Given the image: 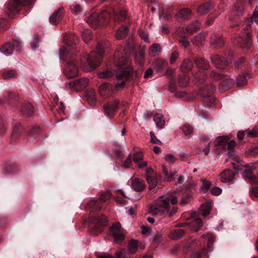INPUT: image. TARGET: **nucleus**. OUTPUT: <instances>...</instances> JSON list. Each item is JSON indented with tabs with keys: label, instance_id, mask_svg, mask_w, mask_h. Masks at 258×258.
Wrapping results in <instances>:
<instances>
[{
	"label": "nucleus",
	"instance_id": "1",
	"mask_svg": "<svg viewBox=\"0 0 258 258\" xmlns=\"http://www.w3.org/2000/svg\"><path fill=\"white\" fill-rule=\"evenodd\" d=\"M177 197L175 195L159 197L149 208V213L153 216L158 214L172 216L177 212Z\"/></svg>",
	"mask_w": 258,
	"mask_h": 258
},
{
	"label": "nucleus",
	"instance_id": "2",
	"mask_svg": "<svg viewBox=\"0 0 258 258\" xmlns=\"http://www.w3.org/2000/svg\"><path fill=\"white\" fill-rule=\"evenodd\" d=\"M118 52L115 53L114 56V62L118 67L116 73V76L117 80H121L120 82L116 84L115 90L117 89L123 88L125 86V81L129 79L133 73V69L129 66H125L127 62V57L121 56Z\"/></svg>",
	"mask_w": 258,
	"mask_h": 258
},
{
	"label": "nucleus",
	"instance_id": "3",
	"mask_svg": "<svg viewBox=\"0 0 258 258\" xmlns=\"http://www.w3.org/2000/svg\"><path fill=\"white\" fill-rule=\"evenodd\" d=\"M110 15L107 10H103L100 14L93 13L87 19L86 22L94 28H99L107 25L110 20Z\"/></svg>",
	"mask_w": 258,
	"mask_h": 258
},
{
	"label": "nucleus",
	"instance_id": "4",
	"mask_svg": "<svg viewBox=\"0 0 258 258\" xmlns=\"http://www.w3.org/2000/svg\"><path fill=\"white\" fill-rule=\"evenodd\" d=\"M104 53V47L101 43H98L96 51H92L87 57V62L89 66L94 69L100 64Z\"/></svg>",
	"mask_w": 258,
	"mask_h": 258
},
{
	"label": "nucleus",
	"instance_id": "5",
	"mask_svg": "<svg viewBox=\"0 0 258 258\" xmlns=\"http://www.w3.org/2000/svg\"><path fill=\"white\" fill-rule=\"evenodd\" d=\"M79 69L78 62L75 60L68 61L63 69V74L68 79H72L79 75Z\"/></svg>",
	"mask_w": 258,
	"mask_h": 258
},
{
	"label": "nucleus",
	"instance_id": "6",
	"mask_svg": "<svg viewBox=\"0 0 258 258\" xmlns=\"http://www.w3.org/2000/svg\"><path fill=\"white\" fill-rule=\"evenodd\" d=\"M89 80L86 78H83L66 83L67 87L76 91H80L85 89L88 85Z\"/></svg>",
	"mask_w": 258,
	"mask_h": 258
},
{
	"label": "nucleus",
	"instance_id": "7",
	"mask_svg": "<svg viewBox=\"0 0 258 258\" xmlns=\"http://www.w3.org/2000/svg\"><path fill=\"white\" fill-rule=\"evenodd\" d=\"M115 92V87L110 84L104 83L99 87V93L101 96L107 98Z\"/></svg>",
	"mask_w": 258,
	"mask_h": 258
},
{
	"label": "nucleus",
	"instance_id": "8",
	"mask_svg": "<svg viewBox=\"0 0 258 258\" xmlns=\"http://www.w3.org/2000/svg\"><path fill=\"white\" fill-rule=\"evenodd\" d=\"M118 105L119 101L117 99L105 103L103 105V109L105 114L109 117H113L114 113L118 109Z\"/></svg>",
	"mask_w": 258,
	"mask_h": 258
},
{
	"label": "nucleus",
	"instance_id": "9",
	"mask_svg": "<svg viewBox=\"0 0 258 258\" xmlns=\"http://www.w3.org/2000/svg\"><path fill=\"white\" fill-rule=\"evenodd\" d=\"M212 62L215 65L216 68L219 69H224L225 67L229 64L230 60L229 59H225L221 58L219 55H215L211 57Z\"/></svg>",
	"mask_w": 258,
	"mask_h": 258
},
{
	"label": "nucleus",
	"instance_id": "10",
	"mask_svg": "<svg viewBox=\"0 0 258 258\" xmlns=\"http://www.w3.org/2000/svg\"><path fill=\"white\" fill-rule=\"evenodd\" d=\"M143 157L144 156L142 152H135L132 154L133 161L138 165L140 169L147 166V162L143 161Z\"/></svg>",
	"mask_w": 258,
	"mask_h": 258
},
{
	"label": "nucleus",
	"instance_id": "11",
	"mask_svg": "<svg viewBox=\"0 0 258 258\" xmlns=\"http://www.w3.org/2000/svg\"><path fill=\"white\" fill-rule=\"evenodd\" d=\"M64 14V9L62 8H59L50 17V23L54 25H57L62 18Z\"/></svg>",
	"mask_w": 258,
	"mask_h": 258
},
{
	"label": "nucleus",
	"instance_id": "12",
	"mask_svg": "<svg viewBox=\"0 0 258 258\" xmlns=\"http://www.w3.org/2000/svg\"><path fill=\"white\" fill-rule=\"evenodd\" d=\"M210 44L215 48H220L224 46V42L222 38V35L216 33L213 34L211 37Z\"/></svg>",
	"mask_w": 258,
	"mask_h": 258
},
{
	"label": "nucleus",
	"instance_id": "13",
	"mask_svg": "<svg viewBox=\"0 0 258 258\" xmlns=\"http://www.w3.org/2000/svg\"><path fill=\"white\" fill-rule=\"evenodd\" d=\"M190 15V10L188 8H185L178 11L175 17L177 21H181L189 18Z\"/></svg>",
	"mask_w": 258,
	"mask_h": 258
},
{
	"label": "nucleus",
	"instance_id": "14",
	"mask_svg": "<svg viewBox=\"0 0 258 258\" xmlns=\"http://www.w3.org/2000/svg\"><path fill=\"white\" fill-rule=\"evenodd\" d=\"M221 180L223 182L231 181L234 177V173L231 170H225L220 174Z\"/></svg>",
	"mask_w": 258,
	"mask_h": 258
},
{
	"label": "nucleus",
	"instance_id": "15",
	"mask_svg": "<svg viewBox=\"0 0 258 258\" xmlns=\"http://www.w3.org/2000/svg\"><path fill=\"white\" fill-rule=\"evenodd\" d=\"M257 163H250L249 164H246L244 166L243 171V176L244 177L249 175V174H252L251 173L257 168Z\"/></svg>",
	"mask_w": 258,
	"mask_h": 258
},
{
	"label": "nucleus",
	"instance_id": "16",
	"mask_svg": "<svg viewBox=\"0 0 258 258\" xmlns=\"http://www.w3.org/2000/svg\"><path fill=\"white\" fill-rule=\"evenodd\" d=\"M133 188L136 191H142L145 188L144 182L142 179L136 178L132 180Z\"/></svg>",
	"mask_w": 258,
	"mask_h": 258
},
{
	"label": "nucleus",
	"instance_id": "17",
	"mask_svg": "<svg viewBox=\"0 0 258 258\" xmlns=\"http://www.w3.org/2000/svg\"><path fill=\"white\" fill-rule=\"evenodd\" d=\"M86 208L91 211L99 210L102 209V206L96 200L92 199L87 204Z\"/></svg>",
	"mask_w": 258,
	"mask_h": 258
},
{
	"label": "nucleus",
	"instance_id": "18",
	"mask_svg": "<svg viewBox=\"0 0 258 258\" xmlns=\"http://www.w3.org/2000/svg\"><path fill=\"white\" fill-rule=\"evenodd\" d=\"M0 50L5 55L8 56L12 54L14 51V46L11 43L8 42L4 44Z\"/></svg>",
	"mask_w": 258,
	"mask_h": 258
},
{
	"label": "nucleus",
	"instance_id": "19",
	"mask_svg": "<svg viewBox=\"0 0 258 258\" xmlns=\"http://www.w3.org/2000/svg\"><path fill=\"white\" fill-rule=\"evenodd\" d=\"M127 17V12L125 9H120L118 12H114V19L117 21H123Z\"/></svg>",
	"mask_w": 258,
	"mask_h": 258
},
{
	"label": "nucleus",
	"instance_id": "20",
	"mask_svg": "<svg viewBox=\"0 0 258 258\" xmlns=\"http://www.w3.org/2000/svg\"><path fill=\"white\" fill-rule=\"evenodd\" d=\"M24 6V2L19 0H11L9 4L8 8L10 11H17L21 6Z\"/></svg>",
	"mask_w": 258,
	"mask_h": 258
},
{
	"label": "nucleus",
	"instance_id": "21",
	"mask_svg": "<svg viewBox=\"0 0 258 258\" xmlns=\"http://www.w3.org/2000/svg\"><path fill=\"white\" fill-rule=\"evenodd\" d=\"M220 143V145L222 146L224 148L227 149V150L233 149L236 145V143L234 140H231L227 142V140L226 138L221 139Z\"/></svg>",
	"mask_w": 258,
	"mask_h": 258
},
{
	"label": "nucleus",
	"instance_id": "22",
	"mask_svg": "<svg viewBox=\"0 0 258 258\" xmlns=\"http://www.w3.org/2000/svg\"><path fill=\"white\" fill-rule=\"evenodd\" d=\"M154 121L156 126L159 128H163L165 124V120L163 116L161 114L156 113L154 116Z\"/></svg>",
	"mask_w": 258,
	"mask_h": 258
},
{
	"label": "nucleus",
	"instance_id": "23",
	"mask_svg": "<svg viewBox=\"0 0 258 258\" xmlns=\"http://www.w3.org/2000/svg\"><path fill=\"white\" fill-rule=\"evenodd\" d=\"M128 28L126 26L121 27L117 29L115 34V37L117 39L124 38L128 33Z\"/></svg>",
	"mask_w": 258,
	"mask_h": 258
},
{
	"label": "nucleus",
	"instance_id": "24",
	"mask_svg": "<svg viewBox=\"0 0 258 258\" xmlns=\"http://www.w3.org/2000/svg\"><path fill=\"white\" fill-rule=\"evenodd\" d=\"M184 234V231L182 229H174L171 231L169 236L171 239L176 240L181 238Z\"/></svg>",
	"mask_w": 258,
	"mask_h": 258
},
{
	"label": "nucleus",
	"instance_id": "25",
	"mask_svg": "<svg viewBox=\"0 0 258 258\" xmlns=\"http://www.w3.org/2000/svg\"><path fill=\"white\" fill-rule=\"evenodd\" d=\"M21 111L24 115L30 116L33 114V107L30 103H26L23 106Z\"/></svg>",
	"mask_w": 258,
	"mask_h": 258
},
{
	"label": "nucleus",
	"instance_id": "26",
	"mask_svg": "<svg viewBox=\"0 0 258 258\" xmlns=\"http://www.w3.org/2000/svg\"><path fill=\"white\" fill-rule=\"evenodd\" d=\"M205 40V35L204 34L200 33L193 38L191 41L194 45H203L204 44Z\"/></svg>",
	"mask_w": 258,
	"mask_h": 258
},
{
	"label": "nucleus",
	"instance_id": "27",
	"mask_svg": "<svg viewBox=\"0 0 258 258\" xmlns=\"http://www.w3.org/2000/svg\"><path fill=\"white\" fill-rule=\"evenodd\" d=\"M212 7L211 5L209 3L204 4L198 8V13L201 15H205L209 12Z\"/></svg>",
	"mask_w": 258,
	"mask_h": 258
},
{
	"label": "nucleus",
	"instance_id": "28",
	"mask_svg": "<svg viewBox=\"0 0 258 258\" xmlns=\"http://www.w3.org/2000/svg\"><path fill=\"white\" fill-rule=\"evenodd\" d=\"M251 37V33L248 32L246 31L242 33L240 39H241L242 41H244L245 44H239V45L242 47H249V45L250 44L249 43V39Z\"/></svg>",
	"mask_w": 258,
	"mask_h": 258
},
{
	"label": "nucleus",
	"instance_id": "29",
	"mask_svg": "<svg viewBox=\"0 0 258 258\" xmlns=\"http://www.w3.org/2000/svg\"><path fill=\"white\" fill-rule=\"evenodd\" d=\"M189 225L192 230L197 231L203 225L202 220L200 218H196L189 223Z\"/></svg>",
	"mask_w": 258,
	"mask_h": 258
},
{
	"label": "nucleus",
	"instance_id": "30",
	"mask_svg": "<svg viewBox=\"0 0 258 258\" xmlns=\"http://www.w3.org/2000/svg\"><path fill=\"white\" fill-rule=\"evenodd\" d=\"M195 63L201 69L208 70L209 68V65L208 63L204 59L198 57L195 59Z\"/></svg>",
	"mask_w": 258,
	"mask_h": 258
},
{
	"label": "nucleus",
	"instance_id": "31",
	"mask_svg": "<svg viewBox=\"0 0 258 258\" xmlns=\"http://www.w3.org/2000/svg\"><path fill=\"white\" fill-rule=\"evenodd\" d=\"M200 28V24L198 21H195L188 25L185 29L186 32L192 33L196 32Z\"/></svg>",
	"mask_w": 258,
	"mask_h": 258
},
{
	"label": "nucleus",
	"instance_id": "32",
	"mask_svg": "<svg viewBox=\"0 0 258 258\" xmlns=\"http://www.w3.org/2000/svg\"><path fill=\"white\" fill-rule=\"evenodd\" d=\"M111 192L109 190L101 191L98 194L99 198L102 202H105L109 200L111 197Z\"/></svg>",
	"mask_w": 258,
	"mask_h": 258
},
{
	"label": "nucleus",
	"instance_id": "33",
	"mask_svg": "<svg viewBox=\"0 0 258 258\" xmlns=\"http://www.w3.org/2000/svg\"><path fill=\"white\" fill-rule=\"evenodd\" d=\"M161 51V47L158 43H154L150 47L149 54L154 56Z\"/></svg>",
	"mask_w": 258,
	"mask_h": 258
},
{
	"label": "nucleus",
	"instance_id": "34",
	"mask_svg": "<svg viewBox=\"0 0 258 258\" xmlns=\"http://www.w3.org/2000/svg\"><path fill=\"white\" fill-rule=\"evenodd\" d=\"M211 205L209 203L202 204L200 208V213L203 216H207L210 214Z\"/></svg>",
	"mask_w": 258,
	"mask_h": 258
},
{
	"label": "nucleus",
	"instance_id": "35",
	"mask_svg": "<svg viewBox=\"0 0 258 258\" xmlns=\"http://www.w3.org/2000/svg\"><path fill=\"white\" fill-rule=\"evenodd\" d=\"M166 62L162 59H156L154 62V68L158 72H161L165 67Z\"/></svg>",
	"mask_w": 258,
	"mask_h": 258
},
{
	"label": "nucleus",
	"instance_id": "36",
	"mask_svg": "<svg viewBox=\"0 0 258 258\" xmlns=\"http://www.w3.org/2000/svg\"><path fill=\"white\" fill-rule=\"evenodd\" d=\"M192 66V62L190 60L186 59L181 63L180 68L182 72H186L191 70Z\"/></svg>",
	"mask_w": 258,
	"mask_h": 258
},
{
	"label": "nucleus",
	"instance_id": "37",
	"mask_svg": "<svg viewBox=\"0 0 258 258\" xmlns=\"http://www.w3.org/2000/svg\"><path fill=\"white\" fill-rule=\"evenodd\" d=\"M234 84V81L231 78H227L222 80L220 83V86L223 87L224 90L230 89Z\"/></svg>",
	"mask_w": 258,
	"mask_h": 258
},
{
	"label": "nucleus",
	"instance_id": "38",
	"mask_svg": "<svg viewBox=\"0 0 258 258\" xmlns=\"http://www.w3.org/2000/svg\"><path fill=\"white\" fill-rule=\"evenodd\" d=\"M138 246V241L137 240H132L128 243V249L129 252L132 253H135L137 250Z\"/></svg>",
	"mask_w": 258,
	"mask_h": 258
},
{
	"label": "nucleus",
	"instance_id": "39",
	"mask_svg": "<svg viewBox=\"0 0 258 258\" xmlns=\"http://www.w3.org/2000/svg\"><path fill=\"white\" fill-rule=\"evenodd\" d=\"M17 76L18 73L15 70L7 71L3 74V77L4 79H9L13 78H16Z\"/></svg>",
	"mask_w": 258,
	"mask_h": 258
},
{
	"label": "nucleus",
	"instance_id": "40",
	"mask_svg": "<svg viewBox=\"0 0 258 258\" xmlns=\"http://www.w3.org/2000/svg\"><path fill=\"white\" fill-rule=\"evenodd\" d=\"M82 36L84 41L87 43L91 39L92 34L90 30L85 29L82 32Z\"/></svg>",
	"mask_w": 258,
	"mask_h": 258
},
{
	"label": "nucleus",
	"instance_id": "41",
	"mask_svg": "<svg viewBox=\"0 0 258 258\" xmlns=\"http://www.w3.org/2000/svg\"><path fill=\"white\" fill-rule=\"evenodd\" d=\"M246 180H247L250 183L252 184H258V174L253 175L249 174L247 176L245 177Z\"/></svg>",
	"mask_w": 258,
	"mask_h": 258
},
{
	"label": "nucleus",
	"instance_id": "42",
	"mask_svg": "<svg viewBox=\"0 0 258 258\" xmlns=\"http://www.w3.org/2000/svg\"><path fill=\"white\" fill-rule=\"evenodd\" d=\"M246 77L243 75H240L236 78V85L238 86H242L246 84Z\"/></svg>",
	"mask_w": 258,
	"mask_h": 258
},
{
	"label": "nucleus",
	"instance_id": "43",
	"mask_svg": "<svg viewBox=\"0 0 258 258\" xmlns=\"http://www.w3.org/2000/svg\"><path fill=\"white\" fill-rule=\"evenodd\" d=\"M121 225L119 223L117 222L113 224L110 228V232L112 235L116 234L117 233L120 232Z\"/></svg>",
	"mask_w": 258,
	"mask_h": 258
},
{
	"label": "nucleus",
	"instance_id": "44",
	"mask_svg": "<svg viewBox=\"0 0 258 258\" xmlns=\"http://www.w3.org/2000/svg\"><path fill=\"white\" fill-rule=\"evenodd\" d=\"M147 181L149 184V189H152L155 188L157 185V180L154 178L153 176H149L147 178Z\"/></svg>",
	"mask_w": 258,
	"mask_h": 258
},
{
	"label": "nucleus",
	"instance_id": "45",
	"mask_svg": "<svg viewBox=\"0 0 258 258\" xmlns=\"http://www.w3.org/2000/svg\"><path fill=\"white\" fill-rule=\"evenodd\" d=\"M107 218L104 215H101L98 216L96 218V223L101 226H104L107 224Z\"/></svg>",
	"mask_w": 258,
	"mask_h": 258
},
{
	"label": "nucleus",
	"instance_id": "46",
	"mask_svg": "<svg viewBox=\"0 0 258 258\" xmlns=\"http://www.w3.org/2000/svg\"><path fill=\"white\" fill-rule=\"evenodd\" d=\"M71 10L73 14L78 15L82 11V8L79 4H75L71 6Z\"/></svg>",
	"mask_w": 258,
	"mask_h": 258
},
{
	"label": "nucleus",
	"instance_id": "47",
	"mask_svg": "<svg viewBox=\"0 0 258 258\" xmlns=\"http://www.w3.org/2000/svg\"><path fill=\"white\" fill-rule=\"evenodd\" d=\"M164 159L168 163L173 164L176 161V158L172 154H167L164 155Z\"/></svg>",
	"mask_w": 258,
	"mask_h": 258
},
{
	"label": "nucleus",
	"instance_id": "48",
	"mask_svg": "<svg viewBox=\"0 0 258 258\" xmlns=\"http://www.w3.org/2000/svg\"><path fill=\"white\" fill-rule=\"evenodd\" d=\"M182 130L186 136L190 135L193 133V128L192 126L187 124H185L183 125Z\"/></svg>",
	"mask_w": 258,
	"mask_h": 258
},
{
	"label": "nucleus",
	"instance_id": "49",
	"mask_svg": "<svg viewBox=\"0 0 258 258\" xmlns=\"http://www.w3.org/2000/svg\"><path fill=\"white\" fill-rule=\"evenodd\" d=\"M113 75L112 72L110 71H105L102 73H99L97 76L99 78L106 79L112 77Z\"/></svg>",
	"mask_w": 258,
	"mask_h": 258
},
{
	"label": "nucleus",
	"instance_id": "50",
	"mask_svg": "<svg viewBox=\"0 0 258 258\" xmlns=\"http://www.w3.org/2000/svg\"><path fill=\"white\" fill-rule=\"evenodd\" d=\"M86 96L88 100L93 102L96 99V92L94 90H91L86 93Z\"/></svg>",
	"mask_w": 258,
	"mask_h": 258
},
{
	"label": "nucleus",
	"instance_id": "51",
	"mask_svg": "<svg viewBox=\"0 0 258 258\" xmlns=\"http://www.w3.org/2000/svg\"><path fill=\"white\" fill-rule=\"evenodd\" d=\"M163 172L165 174V177L169 180L171 181L174 179V176L175 175V173H169L168 172L167 169L165 167V166H163Z\"/></svg>",
	"mask_w": 258,
	"mask_h": 258
},
{
	"label": "nucleus",
	"instance_id": "52",
	"mask_svg": "<svg viewBox=\"0 0 258 258\" xmlns=\"http://www.w3.org/2000/svg\"><path fill=\"white\" fill-rule=\"evenodd\" d=\"M132 154H129L127 158L125 159L124 162L122 163V166L124 168H127L131 167V165L132 164Z\"/></svg>",
	"mask_w": 258,
	"mask_h": 258
},
{
	"label": "nucleus",
	"instance_id": "53",
	"mask_svg": "<svg viewBox=\"0 0 258 258\" xmlns=\"http://www.w3.org/2000/svg\"><path fill=\"white\" fill-rule=\"evenodd\" d=\"M150 135L151 136V143L154 144H159L162 145V143L155 136L154 133L153 132H150Z\"/></svg>",
	"mask_w": 258,
	"mask_h": 258
},
{
	"label": "nucleus",
	"instance_id": "54",
	"mask_svg": "<svg viewBox=\"0 0 258 258\" xmlns=\"http://www.w3.org/2000/svg\"><path fill=\"white\" fill-rule=\"evenodd\" d=\"M138 33L142 39L144 40L145 42H149L148 35L146 32L141 29L138 31Z\"/></svg>",
	"mask_w": 258,
	"mask_h": 258
},
{
	"label": "nucleus",
	"instance_id": "55",
	"mask_svg": "<svg viewBox=\"0 0 258 258\" xmlns=\"http://www.w3.org/2000/svg\"><path fill=\"white\" fill-rule=\"evenodd\" d=\"M234 8L238 15L241 14L243 10V6L240 2L236 3L234 5Z\"/></svg>",
	"mask_w": 258,
	"mask_h": 258
},
{
	"label": "nucleus",
	"instance_id": "56",
	"mask_svg": "<svg viewBox=\"0 0 258 258\" xmlns=\"http://www.w3.org/2000/svg\"><path fill=\"white\" fill-rule=\"evenodd\" d=\"M113 236L114 237V241L116 243L121 241L124 239V236L120 232L117 233L116 234L113 235Z\"/></svg>",
	"mask_w": 258,
	"mask_h": 258
},
{
	"label": "nucleus",
	"instance_id": "57",
	"mask_svg": "<svg viewBox=\"0 0 258 258\" xmlns=\"http://www.w3.org/2000/svg\"><path fill=\"white\" fill-rule=\"evenodd\" d=\"M126 252L124 249H122L119 251H117L116 252L117 258H128L126 256Z\"/></svg>",
	"mask_w": 258,
	"mask_h": 258
},
{
	"label": "nucleus",
	"instance_id": "58",
	"mask_svg": "<svg viewBox=\"0 0 258 258\" xmlns=\"http://www.w3.org/2000/svg\"><path fill=\"white\" fill-rule=\"evenodd\" d=\"M245 132L249 137L251 138H254L258 136V132L254 130H246Z\"/></svg>",
	"mask_w": 258,
	"mask_h": 258
},
{
	"label": "nucleus",
	"instance_id": "59",
	"mask_svg": "<svg viewBox=\"0 0 258 258\" xmlns=\"http://www.w3.org/2000/svg\"><path fill=\"white\" fill-rule=\"evenodd\" d=\"M179 56V54L175 51L172 53L170 58V63H173L178 58Z\"/></svg>",
	"mask_w": 258,
	"mask_h": 258
},
{
	"label": "nucleus",
	"instance_id": "60",
	"mask_svg": "<svg viewBox=\"0 0 258 258\" xmlns=\"http://www.w3.org/2000/svg\"><path fill=\"white\" fill-rule=\"evenodd\" d=\"M179 41L180 43L182 44V45L184 47H186L189 45V41L185 37H181L179 39Z\"/></svg>",
	"mask_w": 258,
	"mask_h": 258
},
{
	"label": "nucleus",
	"instance_id": "61",
	"mask_svg": "<svg viewBox=\"0 0 258 258\" xmlns=\"http://www.w3.org/2000/svg\"><path fill=\"white\" fill-rule=\"evenodd\" d=\"M179 156L182 161H185L189 158V155L184 151H180L179 153Z\"/></svg>",
	"mask_w": 258,
	"mask_h": 258
},
{
	"label": "nucleus",
	"instance_id": "62",
	"mask_svg": "<svg viewBox=\"0 0 258 258\" xmlns=\"http://www.w3.org/2000/svg\"><path fill=\"white\" fill-rule=\"evenodd\" d=\"M245 63V59L244 58H241L239 59L235 63V67L239 68L244 65Z\"/></svg>",
	"mask_w": 258,
	"mask_h": 258
},
{
	"label": "nucleus",
	"instance_id": "63",
	"mask_svg": "<svg viewBox=\"0 0 258 258\" xmlns=\"http://www.w3.org/2000/svg\"><path fill=\"white\" fill-rule=\"evenodd\" d=\"M153 75V70L152 69H148L145 72L144 77L146 79L150 78Z\"/></svg>",
	"mask_w": 258,
	"mask_h": 258
},
{
	"label": "nucleus",
	"instance_id": "64",
	"mask_svg": "<svg viewBox=\"0 0 258 258\" xmlns=\"http://www.w3.org/2000/svg\"><path fill=\"white\" fill-rule=\"evenodd\" d=\"M250 194L251 196L258 197V187H254L250 188Z\"/></svg>",
	"mask_w": 258,
	"mask_h": 258
}]
</instances>
